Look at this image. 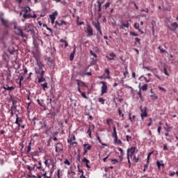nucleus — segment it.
<instances>
[{"label":"nucleus","instance_id":"obj_1","mask_svg":"<svg viewBox=\"0 0 178 178\" xmlns=\"http://www.w3.org/2000/svg\"><path fill=\"white\" fill-rule=\"evenodd\" d=\"M30 12H31V8H30V6H24L22 9V10L21 11V13H19V15L22 16V17H24V19H37V15L33 14V15L31 14H30Z\"/></svg>","mask_w":178,"mask_h":178},{"label":"nucleus","instance_id":"obj_2","mask_svg":"<svg viewBox=\"0 0 178 178\" xmlns=\"http://www.w3.org/2000/svg\"><path fill=\"white\" fill-rule=\"evenodd\" d=\"M37 65L38 67H35V72L36 74H38V76H42L45 73L44 71V64L41 60H37Z\"/></svg>","mask_w":178,"mask_h":178},{"label":"nucleus","instance_id":"obj_3","mask_svg":"<svg viewBox=\"0 0 178 178\" xmlns=\"http://www.w3.org/2000/svg\"><path fill=\"white\" fill-rule=\"evenodd\" d=\"M14 32L16 35H18V37H22V38H27V35H26V33H23V30L17 28L16 25H15L14 26Z\"/></svg>","mask_w":178,"mask_h":178},{"label":"nucleus","instance_id":"obj_4","mask_svg":"<svg viewBox=\"0 0 178 178\" xmlns=\"http://www.w3.org/2000/svg\"><path fill=\"white\" fill-rule=\"evenodd\" d=\"M136 149L137 148L136 147H131L130 148H128L127 150V158L129 159V158H132L133 155H134V153L136 152Z\"/></svg>","mask_w":178,"mask_h":178},{"label":"nucleus","instance_id":"obj_5","mask_svg":"<svg viewBox=\"0 0 178 178\" xmlns=\"http://www.w3.org/2000/svg\"><path fill=\"white\" fill-rule=\"evenodd\" d=\"M24 31L26 33H30V34L34 33V26L31 24H26L24 27Z\"/></svg>","mask_w":178,"mask_h":178},{"label":"nucleus","instance_id":"obj_6","mask_svg":"<svg viewBox=\"0 0 178 178\" xmlns=\"http://www.w3.org/2000/svg\"><path fill=\"white\" fill-rule=\"evenodd\" d=\"M140 118L142 120H144V118H147L148 116V113H147V108L145 106L143 108V106H140Z\"/></svg>","mask_w":178,"mask_h":178},{"label":"nucleus","instance_id":"obj_7","mask_svg":"<svg viewBox=\"0 0 178 178\" xmlns=\"http://www.w3.org/2000/svg\"><path fill=\"white\" fill-rule=\"evenodd\" d=\"M100 84H102V95L104 94H106V91H108V86H106V82L101 81Z\"/></svg>","mask_w":178,"mask_h":178},{"label":"nucleus","instance_id":"obj_8","mask_svg":"<svg viewBox=\"0 0 178 178\" xmlns=\"http://www.w3.org/2000/svg\"><path fill=\"white\" fill-rule=\"evenodd\" d=\"M85 32L86 33V34H88V35H89V37H91L92 35H94L92 28H91V26L88 24L86 25V30L85 31Z\"/></svg>","mask_w":178,"mask_h":178},{"label":"nucleus","instance_id":"obj_9","mask_svg":"<svg viewBox=\"0 0 178 178\" xmlns=\"http://www.w3.org/2000/svg\"><path fill=\"white\" fill-rule=\"evenodd\" d=\"M76 141V136L74 135L72 136V137L70 139L67 140V143L70 144L71 145H74V147L77 146V143L76 142H73Z\"/></svg>","mask_w":178,"mask_h":178},{"label":"nucleus","instance_id":"obj_10","mask_svg":"<svg viewBox=\"0 0 178 178\" xmlns=\"http://www.w3.org/2000/svg\"><path fill=\"white\" fill-rule=\"evenodd\" d=\"M60 151H63V145L62 143H58L56 146V152H60Z\"/></svg>","mask_w":178,"mask_h":178},{"label":"nucleus","instance_id":"obj_11","mask_svg":"<svg viewBox=\"0 0 178 178\" xmlns=\"http://www.w3.org/2000/svg\"><path fill=\"white\" fill-rule=\"evenodd\" d=\"M106 58L108 59V60H115L116 55L113 52H111L110 53L109 56H106Z\"/></svg>","mask_w":178,"mask_h":178},{"label":"nucleus","instance_id":"obj_12","mask_svg":"<svg viewBox=\"0 0 178 178\" xmlns=\"http://www.w3.org/2000/svg\"><path fill=\"white\" fill-rule=\"evenodd\" d=\"M23 122V120L21 118H19V115H16L15 124L18 125V127H20V123Z\"/></svg>","mask_w":178,"mask_h":178},{"label":"nucleus","instance_id":"obj_13","mask_svg":"<svg viewBox=\"0 0 178 178\" xmlns=\"http://www.w3.org/2000/svg\"><path fill=\"white\" fill-rule=\"evenodd\" d=\"M156 165L159 170H161V166H162V168H165V164H163V160L157 161Z\"/></svg>","mask_w":178,"mask_h":178},{"label":"nucleus","instance_id":"obj_14","mask_svg":"<svg viewBox=\"0 0 178 178\" xmlns=\"http://www.w3.org/2000/svg\"><path fill=\"white\" fill-rule=\"evenodd\" d=\"M45 79L44 78V74L42 75H38V83H44Z\"/></svg>","mask_w":178,"mask_h":178},{"label":"nucleus","instance_id":"obj_15","mask_svg":"<svg viewBox=\"0 0 178 178\" xmlns=\"http://www.w3.org/2000/svg\"><path fill=\"white\" fill-rule=\"evenodd\" d=\"M82 162L86 163V168H88V169H90L91 168V166H90V161H89V160L86 159V157L83 158Z\"/></svg>","mask_w":178,"mask_h":178},{"label":"nucleus","instance_id":"obj_16","mask_svg":"<svg viewBox=\"0 0 178 178\" xmlns=\"http://www.w3.org/2000/svg\"><path fill=\"white\" fill-rule=\"evenodd\" d=\"M97 12H102V2H101L99 0L97 1Z\"/></svg>","mask_w":178,"mask_h":178},{"label":"nucleus","instance_id":"obj_17","mask_svg":"<svg viewBox=\"0 0 178 178\" xmlns=\"http://www.w3.org/2000/svg\"><path fill=\"white\" fill-rule=\"evenodd\" d=\"M112 137L115 138V140H117V138H118V132H116V127H115V126H113V127Z\"/></svg>","mask_w":178,"mask_h":178},{"label":"nucleus","instance_id":"obj_18","mask_svg":"<svg viewBox=\"0 0 178 178\" xmlns=\"http://www.w3.org/2000/svg\"><path fill=\"white\" fill-rule=\"evenodd\" d=\"M74 50L70 56V60H71V62L73 61V59H74V54H76V46L74 45Z\"/></svg>","mask_w":178,"mask_h":178},{"label":"nucleus","instance_id":"obj_19","mask_svg":"<svg viewBox=\"0 0 178 178\" xmlns=\"http://www.w3.org/2000/svg\"><path fill=\"white\" fill-rule=\"evenodd\" d=\"M94 26L96 29L97 31H99V30H101V24H99V21L95 23Z\"/></svg>","mask_w":178,"mask_h":178},{"label":"nucleus","instance_id":"obj_20","mask_svg":"<svg viewBox=\"0 0 178 178\" xmlns=\"http://www.w3.org/2000/svg\"><path fill=\"white\" fill-rule=\"evenodd\" d=\"M91 148H92V146H91V145H90V144H84L83 145V149L90 151V149H91Z\"/></svg>","mask_w":178,"mask_h":178},{"label":"nucleus","instance_id":"obj_21","mask_svg":"<svg viewBox=\"0 0 178 178\" xmlns=\"http://www.w3.org/2000/svg\"><path fill=\"white\" fill-rule=\"evenodd\" d=\"M1 22L5 27H9V24H8V21L5 20V19L1 18Z\"/></svg>","mask_w":178,"mask_h":178},{"label":"nucleus","instance_id":"obj_22","mask_svg":"<svg viewBox=\"0 0 178 178\" xmlns=\"http://www.w3.org/2000/svg\"><path fill=\"white\" fill-rule=\"evenodd\" d=\"M76 82H77V86L79 87H84L86 86V83H84V82H83L79 79H76Z\"/></svg>","mask_w":178,"mask_h":178},{"label":"nucleus","instance_id":"obj_23","mask_svg":"<svg viewBox=\"0 0 178 178\" xmlns=\"http://www.w3.org/2000/svg\"><path fill=\"white\" fill-rule=\"evenodd\" d=\"M40 86L42 87L43 91H46L48 89V83L45 82L44 83H41Z\"/></svg>","mask_w":178,"mask_h":178},{"label":"nucleus","instance_id":"obj_24","mask_svg":"<svg viewBox=\"0 0 178 178\" xmlns=\"http://www.w3.org/2000/svg\"><path fill=\"white\" fill-rule=\"evenodd\" d=\"M121 24L122 25L120 26V29H123L124 27H125L126 29H129V21H127L126 24L122 22Z\"/></svg>","mask_w":178,"mask_h":178},{"label":"nucleus","instance_id":"obj_25","mask_svg":"<svg viewBox=\"0 0 178 178\" xmlns=\"http://www.w3.org/2000/svg\"><path fill=\"white\" fill-rule=\"evenodd\" d=\"M56 26H63V24H65V26H66L67 24H66V22H65V21H60V22L56 21Z\"/></svg>","mask_w":178,"mask_h":178},{"label":"nucleus","instance_id":"obj_26","mask_svg":"<svg viewBox=\"0 0 178 178\" xmlns=\"http://www.w3.org/2000/svg\"><path fill=\"white\" fill-rule=\"evenodd\" d=\"M106 123L108 126H111V124H113V120H112L111 118H108L106 120Z\"/></svg>","mask_w":178,"mask_h":178},{"label":"nucleus","instance_id":"obj_27","mask_svg":"<svg viewBox=\"0 0 178 178\" xmlns=\"http://www.w3.org/2000/svg\"><path fill=\"white\" fill-rule=\"evenodd\" d=\"M140 90H143V91H147L148 90V84L145 83Z\"/></svg>","mask_w":178,"mask_h":178},{"label":"nucleus","instance_id":"obj_28","mask_svg":"<svg viewBox=\"0 0 178 178\" xmlns=\"http://www.w3.org/2000/svg\"><path fill=\"white\" fill-rule=\"evenodd\" d=\"M3 88L6 90V91H13V90L15 89V87L13 86H8V87H3Z\"/></svg>","mask_w":178,"mask_h":178},{"label":"nucleus","instance_id":"obj_29","mask_svg":"<svg viewBox=\"0 0 178 178\" xmlns=\"http://www.w3.org/2000/svg\"><path fill=\"white\" fill-rule=\"evenodd\" d=\"M31 151V140H30L29 143V145L27 147V150H26V152L28 154H30V152Z\"/></svg>","mask_w":178,"mask_h":178},{"label":"nucleus","instance_id":"obj_30","mask_svg":"<svg viewBox=\"0 0 178 178\" xmlns=\"http://www.w3.org/2000/svg\"><path fill=\"white\" fill-rule=\"evenodd\" d=\"M104 73L106 74V79H109V74H111V71H109V68H107L104 70Z\"/></svg>","mask_w":178,"mask_h":178},{"label":"nucleus","instance_id":"obj_31","mask_svg":"<svg viewBox=\"0 0 178 178\" xmlns=\"http://www.w3.org/2000/svg\"><path fill=\"white\" fill-rule=\"evenodd\" d=\"M114 141H115V144H119L120 145H122V140L120 139H118V138H117V139L115 138H114Z\"/></svg>","mask_w":178,"mask_h":178},{"label":"nucleus","instance_id":"obj_32","mask_svg":"<svg viewBox=\"0 0 178 178\" xmlns=\"http://www.w3.org/2000/svg\"><path fill=\"white\" fill-rule=\"evenodd\" d=\"M38 149H39V152H38V151H35V152H33V156H38V154H40V152H41V148H40V147H38Z\"/></svg>","mask_w":178,"mask_h":178},{"label":"nucleus","instance_id":"obj_33","mask_svg":"<svg viewBox=\"0 0 178 178\" xmlns=\"http://www.w3.org/2000/svg\"><path fill=\"white\" fill-rule=\"evenodd\" d=\"M42 172H44L42 176L44 178H51L49 176H47V172H45V170H42Z\"/></svg>","mask_w":178,"mask_h":178},{"label":"nucleus","instance_id":"obj_34","mask_svg":"<svg viewBox=\"0 0 178 178\" xmlns=\"http://www.w3.org/2000/svg\"><path fill=\"white\" fill-rule=\"evenodd\" d=\"M55 19H56V17H54L52 15H50V20L51 22V24H54V23H55Z\"/></svg>","mask_w":178,"mask_h":178},{"label":"nucleus","instance_id":"obj_35","mask_svg":"<svg viewBox=\"0 0 178 178\" xmlns=\"http://www.w3.org/2000/svg\"><path fill=\"white\" fill-rule=\"evenodd\" d=\"M171 26L173 27V29H178L177 22L172 23V24H171Z\"/></svg>","mask_w":178,"mask_h":178},{"label":"nucleus","instance_id":"obj_36","mask_svg":"<svg viewBox=\"0 0 178 178\" xmlns=\"http://www.w3.org/2000/svg\"><path fill=\"white\" fill-rule=\"evenodd\" d=\"M109 6H111V3H110V2H107V3L103 6V8H104V9H108V8H109Z\"/></svg>","mask_w":178,"mask_h":178},{"label":"nucleus","instance_id":"obj_37","mask_svg":"<svg viewBox=\"0 0 178 178\" xmlns=\"http://www.w3.org/2000/svg\"><path fill=\"white\" fill-rule=\"evenodd\" d=\"M12 111H15L16 112V109H17V106L15 105V102H13V107H11Z\"/></svg>","mask_w":178,"mask_h":178},{"label":"nucleus","instance_id":"obj_38","mask_svg":"<svg viewBox=\"0 0 178 178\" xmlns=\"http://www.w3.org/2000/svg\"><path fill=\"white\" fill-rule=\"evenodd\" d=\"M165 124H166V126H167V128H166V127H164V129H165V131H167V133H169V131H170V129H172V127H169V126L168 125V123H166Z\"/></svg>","mask_w":178,"mask_h":178},{"label":"nucleus","instance_id":"obj_39","mask_svg":"<svg viewBox=\"0 0 178 178\" xmlns=\"http://www.w3.org/2000/svg\"><path fill=\"white\" fill-rule=\"evenodd\" d=\"M97 138L99 143L100 144H102V145H106V144L102 143V140H101V138H99V136H98V134H97Z\"/></svg>","mask_w":178,"mask_h":178},{"label":"nucleus","instance_id":"obj_40","mask_svg":"<svg viewBox=\"0 0 178 178\" xmlns=\"http://www.w3.org/2000/svg\"><path fill=\"white\" fill-rule=\"evenodd\" d=\"M98 99H99V102H101L102 105L105 104V99L102 97H99Z\"/></svg>","mask_w":178,"mask_h":178},{"label":"nucleus","instance_id":"obj_41","mask_svg":"<svg viewBox=\"0 0 178 178\" xmlns=\"http://www.w3.org/2000/svg\"><path fill=\"white\" fill-rule=\"evenodd\" d=\"M152 154H154V152H149V153L148 154V155H147V163H149V158L151 157Z\"/></svg>","mask_w":178,"mask_h":178},{"label":"nucleus","instance_id":"obj_42","mask_svg":"<svg viewBox=\"0 0 178 178\" xmlns=\"http://www.w3.org/2000/svg\"><path fill=\"white\" fill-rule=\"evenodd\" d=\"M134 29H136V30H139L140 29V24H137V23H135L134 24Z\"/></svg>","mask_w":178,"mask_h":178},{"label":"nucleus","instance_id":"obj_43","mask_svg":"<svg viewBox=\"0 0 178 178\" xmlns=\"http://www.w3.org/2000/svg\"><path fill=\"white\" fill-rule=\"evenodd\" d=\"M90 138H92V137L91 136V134H92V131H91V128H89L88 131H87Z\"/></svg>","mask_w":178,"mask_h":178},{"label":"nucleus","instance_id":"obj_44","mask_svg":"<svg viewBox=\"0 0 178 178\" xmlns=\"http://www.w3.org/2000/svg\"><path fill=\"white\" fill-rule=\"evenodd\" d=\"M118 151H120L121 156L124 155V152H123V149L122 148L118 147Z\"/></svg>","mask_w":178,"mask_h":178},{"label":"nucleus","instance_id":"obj_45","mask_svg":"<svg viewBox=\"0 0 178 178\" xmlns=\"http://www.w3.org/2000/svg\"><path fill=\"white\" fill-rule=\"evenodd\" d=\"M81 95L83 97V98H85V99H88V97H87L86 93H84V92H81Z\"/></svg>","mask_w":178,"mask_h":178},{"label":"nucleus","instance_id":"obj_46","mask_svg":"<svg viewBox=\"0 0 178 178\" xmlns=\"http://www.w3.org/2000/svg\"><path fill=\"white\" fill-rule=\"evenodd\" d=\"M129 74V70L127 69V67H125V72H124V76L126 77Z\"/></svg>","mask_w":178,"mask_h":178},{"label":"nucleus","instance_id":"obj_47","mask_svg":"<svg viewBox=\"0 0 178 178\" xmlns=\"http://www.w3.org/2000/svg\"><path fill=\"white\" fill-rule=\"evenodd\" d=\"M141 41V39H140V38H135V44H137V42H138V44H140V42Z\"/></svg>","mask_w":178,"mask_h":178},{"label":"nucleus","instance_id":"obj_48","mask_svg":"<svg viewBox=\"0 0 178 178\" xmlns=\"http://www.w3.org/2000/svg\"><path fill=\"white\" fill-rule=\"evenodd\" d=\"M134 161L136 163H138V157H137L136 155L134 156Z\"/></svg>","mask_w":178,"mask_h":178},{"label":"nucleus","instance_id":"obj_49","mask_svg":"<svg viewBox=\"0 0 178 178\" xmlns=\"http://www.w3.org/2000/svg\"><path fill=\"white\" fill-rule=\"evenodd\" d=\"M65 165H67L68 166H70V161H69L68 159H65L64 161Z\"/></svg>","mask_w":178,"mask_h":178},{"label":"nucleus","instance_id":"obj_50","mask_svg":"<svg viewBox=\"0 0 178 178\" xmlns=\"http://www.w3.org/2000/svg\"><path fill=\"white\" fill-rule=\"evenodd\" d=\"M77 168H78V172L79 173H81V175H84V171H83V170H80V166L78 165Z\"/></svg>","mask_w":178,"mask_h":178},{"label":"nucleus","instance_id":"obj_51","mask_svg":"<svg viewBox=\"0 0 178 178\" xmlns=\"http://www.w3.org/2000/svg\"><path fill=\"white\" fill-rule=\"evenodd\" d=\"M164 74L169 77V73L168 72V69L166 67H164Z\"/></svg>","mask_w":178,"mask_h":178},{"label":"nucleus","instance_id":"obj_52","mask_svg":"<svg viewBox=\"0 0 178 178\" xmlns=\"http://www.w3.org/2000/svg\"><path fill=\"white\" fill-rule=\"evenodd\" d=\"M90 55H92L95 58H97V54L94 53V51H92V50L90 51Z\"/></svg>","mask_w":178,"mask_h":178},{"label":"nucleus","instance_id":"obj_53","mask_svg":"<svg viewBox=\"0 0 178 178\" xmlns=\"http://www.w3.org/2000/svg\"><path fill=\"white\" fill-rule=\"evenodd\" d=\"M129 34H130L131 35H133L134 37H138V34H137V33H134V32H133V31H131V32L129 33Z\"/></svg>","mask_w":178,"mask_h":178},{"label":"nucleus","instance_id":"obj_54","mask_svg":"<svg viewBox=\"0 0 178 178\" xmlns=\"http://www.w3.org/2000/svg\"><path fill=\"white\" fill-rule=\"evenodd\" d=\"M118 113L120 116H122V118L124 116V114L122 113V110H120V108H118Z\"/></svg>","mask_w":178,"mask_h":178},{"label":"nucleus","instance_id":"obj_55","mask_svg":"<svg viewBox=\"0 0 178 178\" xmlns=\"http://www.w3.org/2000/svg\"><path fill=\"white\" fill-rule=\"evenodd\" d=\"M127 141L129 143L130 140H131V136H129V135L126 136Z\"/></svg>","mask_w":178,"mask_h":178},{"label":"nucleus","instance_id":"obj_56","mask_svg":"<svg viewBox=\"0 0 178 178\" xmlns=\"http://www.w3.org/2000/svg\"><path fill=\"white\" fill-rule=\"evenodd\" d=\"M159 49H160V52H161L162 54H165V52H166L165 49H161V46L159 47Z\"/></svg>","mask_w":178,"mask_h":178},{"label":"nucleus","instance_id":"obj_57","mask_svg":"<svg viewBox=\"0 0 178 178\" xmlns=\"http://www.w3.org/2000/svg\"><path fill=\"white\" fill-rule=\"evenodd\" d=\"M89 129H90L91 131H92V130H94V129H95V125H94V124L90 125Z\"/></svg>","mask_w":178,"mask_h":178},{"label":"nucleus","instance_id":"obj_58","mask_svg":"<svg viewBox=\"0 0 178 178\" xmlns=\"http://www.w3.org/2000/svg\"><path fill=\"white\" fill-rule=\"evenodd\" d=\"M149 165V163H147V164L145 165V166H144L143 172H145V170H146V169H148V165Z\"/></svg>","mask_w":178,"mask_h":178},{"label":"nucleus","instance_id":"obj_59","mask_svg":"<svg viewBox=\"0 0 178 178\" xmlns=\"http://www.w3.org/2000/svg\"><path fill=\"white\" fill-rule=\"evenodd\" d=\"M161 130H162V127L159 126L157 128V131L159 133V134H161Z\"/></svg>","mask_w":178,"mask_h":178},{"label":"nucleus","instance_id":"obj_60","mask_svg":"<svg viewBox=\"0 0 178 178\" xmlns=\"http://www.w3.org/2000/svg\"><path fill=\"white\" fill-rule=\"evenodd\" d=\"M68 175H70V176H74L76 175V172L71 171V172H68Z\"/></svg>","mask_w":178,"mask_h":178},{"label":"nucleus","instance_id":"obj_61","mask_svg":"<svg viewBox=\"0 0 178 178\" xmlns=\"http://www.w3.org/2000/svg\"><path fill=\"white\" fill-rule=\"evenodd\" d=\"M50 16H54V17H56V16H58V12L56 11V12L53 13V14L51 15Z\"/></svg>","mask_w":178,"mask_h":178},{"label":"nucleus","instance_id":"obj_62","mask_svg":"<svg viewBox=\"0 0 178 178\" xmlns=\"http://www.w3.org/2000/svg\"><path fill=\"white\" fill-rule=\"evenodd\" d=\"M159 89L161 90V91H164L165 92H166V89H165L164 88L159 86Z\"/></svg>","mask_w":178,"mask_h":178},{"label":"nucleus","instance_id":"obj_63","mask_svg":"<svg viewBox=\"0 0 178 178\" xmlns=\"http://www.w3.org/2000/svg\"><path fill=\"white\" fill-rule=\"evenodd\" d=\"M109 155H111V153L108 156H106L105 158L103 159L104 162H106V159H108V158H109Z\"/></svg>","mask_w":178,"mask_h":178},{"label":"nucleus","instance_id":"obj_64","mask_svg":"<svg viewBox=\"0 0 178 178\" xmlns=\"http://www.w3.org/2000/svg\"><path fill=\"white\" fill-rule=\"evenodd\" d=\"M41 166H42L41 162H39L38 165L36 167V168L41 169Z\"/></svg>","mask_w":178,"mask_h":178}]
</instances>
